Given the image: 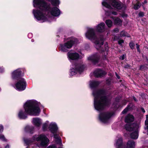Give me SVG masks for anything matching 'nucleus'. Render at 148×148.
<instances>
[{
    "mask_svg": "<svg viewBox=\"0 0 148 148\" xmlns=\"http://www.w3.org/2000/svg\"><path fill=\"white\" fill-rule=\"evenodd\" d=\"M33 5L34 7L39 8L37 10H33L35 17L38 20H41L43 22L47 20V16L46 17L45 15L46 13L56 16L60 14V11L58 8H51L43 0H34Z\"/></svg>",
    "mask_w": 148,
    "mask_h": 148,
    "instance_id": "obj_1",
    "label": "nucleus"
},
{
    "mask_svg": "<svg viewBox=\"0 0 148 148\" xmlns=\"http://www.w3.org/2000/svg\"><path fill=\"white\" fill-rule=\"evenodd\" d=\"M92 94L94 97V105L95 109L98 111L102 110L109 102V100L105 95V92L103 90H95Z\"/></svg>",
    "mask_w": 148,
    "mask_h": 148,
    "instance_id": "obj_2",
    "label": "nucleus"
},
{
    "mask_svg": "<svg viewBox=\"0 0 148 148\" xmlns=\"http://www.w3.org/2000/svg\"><path fill=\"white\" fill-rule=\"evenodd\" d=\"M25 112L30 115L38 116L40 112L38 102L35 101H27L24 105Z\"/></svg>",
    "mask_w": 148,
    "mask_h": 148,
    "instance_id": "obj_3",
    "label": "nucleus"
},
{
    "mask_svg": "<svg viewBox=\"0 0 148 148\" xmlns=\"http://www.w3.org/2000/svg\"><path fill=\"white\" fill-rule=\"evenodd\" d=\"M21 72L20 69H18L14 71L12 74V78L13 79H18V82L15 84V88L19 91L25 90L26 86V82L23 78H18L21 75Z\"/></svg>",
    "mask_w": 148,
    "mask_h": 148,
    "instance_id": "obj_4",
    "label": "nucleus"
},
{
    "mask_svg": "<svg viewBox=\"0 0 148 148\" xmlns=\"http://www.w3.org/2000/svg\"><path fill=\"white\" fill-rule=\"evenodd\" d=\"M139 127V125L136 124L132 125L127 124L125 126L127 130L133 132L131 134V137L133 139H136L138 137V129Z\"/></svg>",
    "mask_w": 148,
    "mask_h": 148,
    "instance_id": "obj_5",
    "label": "nucleus"
},
{
    "mask_svg": "<svg viewBox=\"0 0 148 148\" xmlns=\"http://www.w3.org/2000/svg\"><path fill=\"white\" fill-rule=\"evenodd\" d=\"M111 2L112 5L114 8L118 9H121L123 5L121 3L117 0H103L102 4L103 6L108 9H110L111 6L109 2Z\"/></svg>",
    "mask_w": 148,
    "mask_h": 148,
    "instance_id": "obj_6",
    "label": "nucleus"
},
{
    "mask_svg": "<svg viewBox=\"0 0 148 148\" xmlns=\"http://www.w3.org/2000/svg\"><path fill=\"white\" fill-rule=\"evenodd\" d=\"M77 42V39L72 37L70 41L65 43L64 45H60V49L63 52H66L68 51L67 49L71 48L73 44Z\"/></svg>",
    "mask_w": 148,
    "mask_h": 148,
    "instance_id": "obj_7",
    "label": "nucleus"
},
{
    "mask_svg": "<svg viewBox=\"0 0 148 148\" xmlns=\"http://www.w3.org/2000/svg\"><path fill=\"white\" fill-rule=\"evenodd\" d=\"M34 140L40 141V145L41 146H46L49 141V139L44 135L35 136L33 137Z\"/></svg>",
    "mask_w": 148,
    "mask_h": 148,
    "instance_id": "obj_8",
    "label": "nucleus"
},
{
    "mask_svg": "<svg viewBox=\"0 0 148 148\" xmlns=\"http://www.w3.org/2000/svg\"><path fill=\"white\" fill-rule=\"evenodd\" d=\"M84 69V67L83 65L78 64L75 66L74 68H72L70 70V75L71 76L75 75L78 72L81 73L82 72Z\"/></svg>",
    "mask_w": 148,
    "mask_h": 148,
    "instance_id": "obj_9",
    "label": "nucleus"
},
{
    "mask_svg": "<svg viewBox=\"0 0 148 148\" xmlns=\"http://www.w3.org/2000/svg\"><path fill=\"white\" fill-rule=\"evenodd\" d=\"M86 36L87 38L91 40H95L96 38L94 30L92 28H88Z\"/></svg>",
    "mask_w": 148,
    "mask_h": 148,
    "instance_id": "obj_10",
    "label": "nucleus"
},
{
    "mask_svg": "<svg viewBox=\"0 0 148 148\" xmlns=\"http://www.w3.org/2000/svg\"><path fill=\"white\" fill-rule=\"evenodd\" d=\"M95 47L96 49L98 50L101 51H103L105 49L103 48V39H97L95 42Z\"/></svg>",
    "mask_w": 148,
    "mask_h": 148,
    "instance_id": "obj_11",
    "label": "nucleus"
},
{
    "mask_svg": "<svg viewBox=\"0 0 148 148\" xmlns=\"http://www.w3.org/2000/svg\"><path fill=\"white\" fill-rule=\"evenodd\" d=\"M110 116L111 115L110 114L103 113L99 115V119L102 122L106 123L108 122Z\"/></svg>",
    "mask_w": 148,
    "mask_h": 148,
    "instance_id": "obj_12",
    "label": "nucleus"
},
{
    "mask_svg": "<svg viewBox=\"0 0 148 148\" xmlns=\"http://www.w3.org/2000/svg\"><path fill=\"white\" fill-rule=\"evenodd\" d=\"M68 58L72 60H76L79 58V55L77 53H72L71 52H69L67 53Z\"/></svg>",
    "mask_w": 148,
    "mask_h": 148,
    "instance_id": "obj_13",
    "label": "nucleus"
},
{
    "mask_svg": "<svg viewBox=\"0 0 148 148\" xmlns=\"http://www.w3.org/2000/svg\"><path fill=\"white\" fill-rule=\"evenodd\" d=\"M115 145L116 148H124V145L123 143L121 137L119 138L117 140Z\"/></svg>",
    "mask_w": 148,
    "mask_h": 148,
    "instance_id": "obj_14",
    "label": "nucleus"
},
{
    "mask_svg": "<svg viewBox=\"0 0 148 148\" xmlns=\"http://www.w3.org/2000/svg\"><path fill=\"white\" fill-rule=\"evenodd\" d=\"M97 31L100 32H103L105 30V24L103 23H101L98 24L96 27Z\"/></svg>",
    "mask_w": 148,
    "mask_h": 148,
    "instance_id": "obj_15",
    "label": "nucleus"
},
{
    "mask_svg": "<svg viewBox=\"0 0 148 148\" xmlns=\"http://www.w3.org/2000/svg\"><path fill=\"white\" fill-rule=\"evenodd\" d=\"M99 59V56L97 54L90 56L88 58V60H92L95 64L98 62Z\"/></svg>",
    "mask_w": 148,
    "mask_h": 148,
    "instance_id": "obj_16",
    "label": "nucleus"
},
{
    "mask_svg": "<svg viewBox=\"0 0 148 148\" xmlns=\"http://www.w3.org/2000/svg\"><path fill=\"white\" fill-rule=\"evenodd\" d=\"M95 75L97 77H101L106 74V73L100 69L95 70L94 72Z\"/></svg>",
    "mask_w": 148,
    "mask_h": 148,
    "instance_id": "obj_17",
    "label": "nucleus"
},
{
    "mask_svg": "<svg viewBox=\"0 0 148 148\" xmlns=\"http://www.w3.org/2000/svg\"><path fill=\"white\" fill-rule=\"evenodd\" d=\"M135 146V143L133 140H129L126 144L124 145V148H134Z\"/></svg>",
    "mask_w": 148,
    "mask_h": 148,
    "instance_id": "obj_18",
    "label": "nucleus"
},
{
    "mask_svg": "<svg viewBox=\"0 0 148 148\" xmlns=\"http://www.w3.org/2000/svg\"><path fill=\"white\" fill-rule=\"evenodd\" d=\"M49 128L51 132L53 133H54L58 129L57 125L55 123H51L49 126Z\"/></svg>",
    "mask_w": 148,
    "mask_h": 148,
    "instance_id": "obj_19",
    "label": "nucleus"
},
{
    "mask_svg": "<svg viewBox=\"0 0 148 148\" xmlns=\"http://www.w3.org/2000/svg\"><path fill=\"white\" fill-rule=\"evenodd\" d=\"M32 123L36 126L39 127L41 124L42 121L38 118H34L33 119Z\"/></svg>",
    "mask_w": 148,
    "mask_h": 148,
    "instance_id": "obj_20",
    "label": "nucleus"
},
{
    "mask_svg": "<svg viewBox=\"0 0 148 148\" xmlns=\"http://www.w3.org/2000/svg\"><path fill=\"white\" fill-rule=\"evenodd\" d=\"M134 120V117L131 114H128L125 117V121L127 123H130Z\"/></svg>",
    "mask_w": 148,
    "mask_h": 148,
    "instance_id": "obj_21",
    "label": "nucleus"
},
{
    "mask_svg": "<svg viewBox=\"0 0 148 148\" xmlns=\"http://www.w3.org/2000/svg\"><path fill=\"white\" fill-rule=\"evenodd\" d=\"M18 117L21 119H25L27 117L26 113L23 110H20L18 114Z\"/></svg>",
    "mask_w": 148,
    "mask_h": 148,
    "instance_id": "obj_22",
    "label": "nucleus"
},
{
    "mask_svg": "<svg viewBox=\"0 0 148 148\" xmlns=\"http://www.w3.org/2000/svg\"><path fill=\"white\" fill-rule=\"evenodd\" d=\"M99 84V82L96 81H91L90 82V86L91 88L95 87Z\"/></svg>",
    "mask_w": 148,
    "mask_h": 148,
    "instance_id": "obj_23",
    "label": "nucleus"
},
{
    "mask_svg": "<svg viewBox=\"0 0 148 148\" xmlns=\"http://www.w3.org/2000/svg\"><path fill=\"white\" fill-rule=\"evenodd\" d=\"M34 129V128L33 127H30L29 126H26L25 129V131L29 132L30 133H32V131Z\"/></svg>",
    "mask_w": 148,
    "mask_h": 148,
    "instance_id": "obj_24",
    "label": "nucleus"
},
{
    "mask_svg": "<svg viewBox=\"0 0 148 148\" xmlns=\"http://www.w3.org/2000/svg\"><path fill=\"white\" fill-rule=\"evenodd\" d=\"M48 1H51V4L54 6L59 5L60 3L59 0H48Z\"/></svg>",
    "mask_w": 148,
    "mask_h": 148,
    "instance_id": "obj_25",
    "label": "nucleus"
},
{
    "mask_svg": "<svg viewBox=\"0 0 148 148\" xmlns=\"http://www.w3.org/2000/svg\"><path fill=\"white\" fill-rule=\"evenodd\" d=\"M114 23L115 24L120 25L122 23L121 20L119 18H116L114 19Z\"/></svg>",
    "mask_w": 148,
    "mask_h": 148,
    "instance_id": "obj_26",
    "label": "nucleus"
},
{
    "mask_svg": "<svg viewBox=\"0 0 148 148\" xmlns=\"http://www.w3.org/2000/svg\"><path fill=\"white\" fill-rule=\"evenodd\" d=\"M146 119L145 121V129L147 130L148 133V115L146 116Z\"/></svg>",
    "mask_w": 148,
    "mask_h": 148,
    "instance_id": "obj_27",
    "label": "nucleus"
},
{
    "mask_svg": "<svg viewBox=\"0 0 148 148\" xmlns=\"http://www.w3.org/2000/svg\"><path fill=\"white\" fill-rule=\"evenodd\" d=\"M112 14L115 15H116L117 14V12L115 11H110V12L107 11L106 12V14L108 16H110L111 14Z\"/></svg>",
    "mask_w": 148,
    "mask_h": 148,
    "instance_id": "obj_28",
    "label": "nucleus"
},
{
    "mask_svg": "<svg viewBox=\"0 0 148 148\" xmlns=\"http://www.w3.org/2000/svg\"><path fill=\"white\" fill-rule=\"evenodd\" d=\"M106 23L109 27H111L112 25V22L110 20H106Z\"/></svg>",
    "mask_w": 148,
    "mask_h": 148,
    "instance_id": "obj_29",
    "label": "nucleus"
},
{
    "mask_svg": "<svg viewBox=\"0 0 148 148\" xmlns=\"http://www.w3.org/2000/svg\"><path fill=\"white\" fill-rule=\"evenodd\" d=\"M127 34L126 32L124 31H122L120 33V35L121 36H128L127 35Z\"/></svg>",
    "mask_w": 148,
    "mask_h": 148,
    "instance_id": "obj_30",
    "label": "nucleus"
},
{
    "mask_svg": "<svg viewBox=\"0 0 148 148\" xmlns=\"http://www.w3.org/2000/svg\"><path fill=\"white\" fill-rule=\"evenodd\" d=\"M54 137L56 139L59 143H60L62 144L61 139L60 138L58 137V136L57 135H54Z\"/></svg>",
    "mask_w": 148,
    "mask_h": 148,
    "instance_id": "obj_31",
    "label": "nucleus"
},
{
    "mask_svg": "<svg viewBox=\"0 0 148 148\" xmlns=\"http://www.w3.org/2000/svg\"><path fill=\"white\" fill-rule=\"evenodd\" d=\"M48 121H46V122L45 123L43 124V129L44 130H45L46 127L47 126V124H48Z\"/></svg>",
    "mask_w": 148,
    "mask_h": 148,
    "instance_id": "obj_32",
    "label": "nucleus"
},
{
    "mask_svg": "<svg viewBox=\"0 0 148 148\" xmlns=\"http://www.w3.org/2000/svg\"><path fill=\"white\" fill-rule=\"evenodd\" d=\"M140 7V6L139 4H137L134 5V9L136 10H137Z\"/></svg>",
    "mask_w": 148,
    "mask_h": 148,
    "instance_id": "obj_33",
    "label": "nucleus"
},
{
    "mask_svg": "<svg viewBox=\"0 0 148 148\" xmlns=\"http://www.w3.org/2000/svg\"><path fill=\"white\" fill-rule=\"evenodd\" d=\"M129 45L130 47L132 49H133L134 48V47L135 46V44L132 42H131L130 43Z\"/></svg>",
    "mask_w": 148,
    "mask_h": 148,
    "instance_id": "obj_34",
    "label": "nucleus"
},
{
    "mask_svg": "<svg viewBox=\"0 0 148 148\" xmlns=\"http://www.w3.org/2000/svg\"><path fill=\"white\" fill-rule=\"evenodd\" d=\"M24 141H25V143H26L27 145H29L31 142L30 140L28 139H24Z\"/></svg>",
    "mask_w": 148,
    "mask_h": 148,
    "instance_id": "obj_35",
    "label": "nucleus"
},
{
    "mask_svg": "<svg viewBox=\"0 0 148 148\" xmlns=\"http://www.w3.org/2000/svg\"><path fill=\"white\" fill-rule=\"evenodd\" d=\"M128 107L125 108L122 112L123 114H125L128 111Z\"/></svg>",
    "mask_w": 148,
    "mask_h": 148,
    "instance_id": "obj_36",
    "label": "nucleus"
},
{
    "mask_svg": "<svg viewBox=\"0 0 148 148\" xmlns=\"http://www.w3.org/2000/svg\"><path fill=\"white\" fill-rule=\"evenodd\" d=\"M118 42L119 44L121 45L123 43L124 41L123 40H120L118 41Z\"/></svg>",
    "mask_w": 148,
    "mask_h": 148,
    "instance_id": "obj_37",
    "label": "nucleus"
},
{
    "mask_svg": "<svg viewBox=\"0 0 148 148\" xmlns=\"http://www.w3.org/2000/svg\"><path fill=\"white\" fill-rule=\"evenodd\" d=\"M144 13L142 12H140L139 13V16H144Z\"/></svg>",
    "mask_w": 148,
    "mask_h": 148,
    "instance_id": "obj_38",
    "label": "nucleus"
},
{
    "mask_svg": "<svg viewBox=\"0 0 148 148\" xmlns=\"http://www.w3.org/2000/svg\"><path fill=\"white\" fill-rule=\"evenodd\" d=\"M125 57V56L124 55H123L122 56H121L120 58V59L121 60H123L124 59Z\"/></svg>",
    "mask_w": 148,
    "mask_h": 148,
    "instance_id": "obj_39",
    "label": "nucleus"
},
{
    "mask_svg": "<svg viewBox=\"0 0 148 148\" xmlns=\"http://www.w3.org/2000/svg\"><path fill=\"white\" fill-rule=\"evenodd\" d=\"M136 48L137 49L138 51H140L139 50V45H138L137 44H136Z\"/></svg>",
    "mask_w": 148,
    "mask_h": 148,
    "instance_id": "obj_40",
    "label": "nucleus"
},
{
    "mask_svg": "<svg viewBox=\"0 0 148 148\" xmlns=\"http://www.w3.org/2000/svg\"><path fill=\"white\" fill-rule=\"evenodd\" d=\"M56 147L54 145H52L51 146H49L47 148H56Z\"/></svg>",
    "mask_w": 148,
    "mask_h": 148,
    "instance_id": "obj_41",
    "label": "nucleus"
},
{
    "mask_svg": "<svg viewBox=\"0 0 148 148\" xmlns=\"http://www.w3.org/2000/svg\"><path fill=\"white\" fill-rule=\"evenodd\" d=\"M113 31L117 33L119 31V29L118 28H116L114 29Z\"/></svg>",
    "mask_w": 148,
    "mask_h": 148,
    "instance_id": "obj_42",
    "label": "nucleus"
},
{
    "mask_svg": "<svg viewBox=\"0 0 148 148\" xmlns=\"http://www.w3.org/2000/svg\"><path fill=\"white\" fill-rule=\"evenodd\" d=\"M105 49L106 50H108V46L107 45H105Z\"/></svg>",
    "mask_w": 148,
    "mask_h": 148,
    "instance_id": "obj_43",
    "label": "nucleus"
},
{
    "mask_svg": "<svg viewBox=\"0 0 148 148\" xmlns=\"http://www.w3.org/2000/svg\"><path fill=\"white\" fill-rule=\"evenodd\" d=\"M3 70L2 68H0V72L1 73L3 72Z\"/></svg>",
    "mask_w": 148,
    "mask_h": 148,
    "instance_id": "obj_44",
    "label": "nucleus"
},
{
    "mask_svg": "<svg viewBox=\"0 0 148 148\" xmlns=\"http://www.w3.org/2000/svg\"><path fill=\"white\" fill-rule=\"evenodd\" d=\"M116 76L117 77V78L118 79H119L120 78V77L118 75V74H117V73H116Z\"/></svg>",
    "mask_w": 148,
    "mask_h": 148,
    "instance_id": "obj_45",
    "label": "nucleus"
},
{
    "mask_svg": "<svg viewBox=\"0 0 148 148\" xmlns=\"http://www.w3.org/2000/svg\"><path fill=\"white\" fill-rule=\"evenodd\" d=\"M141 109L142 111V112H143L144 113L145 112V111L144 109L143 108H141Z\"/></svg>",
    "mask_w": 148,
    "mask_h": 148,
    "instance_id": "obj_46",
    "label": "nucleus"
},
{
    "mask_svg": "<svg viewBox=\"0 0 148 148\" xmlns=\"http://www.w3.org/2000/svg\"><path fill=\"white\" fill-rule=\"evenodd\" d=\"M133 98L135 101H137V100H136V99L135 98V97H133Z\"/></svg>",
    "mask_w": 148,
    "mask_h": 148,
    "instance_id": "obj_47",
    "label": "nucleus"
},
{
    "mask_svg": "<svg viewBox=\"0 0 148 148\" xmlns=\"http://www.w3.org/2000/svg\"><path fill=\"white\" fill-rule=\"evenodd\" d=\"M9 147L8 145H7L5 147V148H9Z\"/></svg>",
    "mask_w": 148,
    "mask_h": 148,
    "instance_id": "obj_48",
    "label": "nucleus"
},
{
    "mask_svg": "<svg viewBox=\"0 0 148 148\" xmlns=\"http://www.w3.org/2000/svg\"><path fill=\"white\" fill-rule=\"evenodd\" d=\"M144 2H145V3H147V1H144Z\"/></svg>",
    "mask_w": 148,
    "mask_h": 148,
    "instance_id": "obj_49",
    "label": "nucleus"
},
{
    "mask_svg": "<svg viewBox=\"0 0 148 148\" xmlns=\"http://www.w3.org/2000/svg\"><path fill=\"white\" fill-rule=\"evenodd\" d=\"M32 42L34 41V40L33 39H32Z\"/></svg>",
    "mask_w": 148,
    "mask_h": 148,
    "instance_id": "obj_50",
    "label": "nucleus"
},
{
    "mask_svg": "<svg viewBox=\"0 0 148 148\" xmlns=\"http://www.w3.org/2000/svg\"><path fill=\"white\" fill-rule=\"evenodd\" d=\"M114 40H116V36H115V37H114Z\"/></svg>",
    "mask_w": 148,
    "mask_h": 148,
    "instance_id": "obj_51",
    "label": "nucleus"
}]
</instances>
